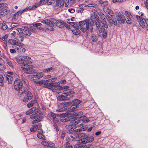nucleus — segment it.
<instances>
[{"mask_svg": "<svg viewBox=\"0 0 148 148\" xmlns=\"http://www.w3.org/2000/svg\"><path fill=\"white\" fill-rule=\"evenodd\" d=\"M17 62L21 64L22 70L25 73H29L30 72L29 69L34 68L33 65H31L32 62L30 60L31 58L27 56L18 57L15 58Z\"/></svg>", "mask_w": 148, "mask_h": 148, "instance_id": "obj_1", "label": "nucleus"}, {"mask_svg": "<svg viewBox=\"0 0 148 148\" xmlns=\"http://www.w3.org/2000/svg\"><path fill=\"white\" fill-rule=\"evenodd\" d=\"M41 22L46 24L47 25V29L51 31H53L54 30L53 27L55 25L59 27H61L63 24L62 22H60L54 18H52L50 20L45 19L42 21Z\"/></svg>", "mask_w": 148, "mask_h": 148, "instance_id": "obj_2", "label": "nucleus"}, {"mask_svg": "<svg viewBox=\"0 0 148 148\" xmlns=\"http://www.w3.org/2000/svg\"><path fill=\"white\" fill-rule=\"evenodd\" d=\"M23 83L19 79H16L14 82V86L15 89L19 91L18 94L24 93L26 90L29 89V87L27 85L23 87Z\"/></svg>", "mask_w": 148, "mask_h": 148, "instance_id": "obj_3", "label": "nucleus"}, {"mask_svg": "<svg viewBox=\"0 0 148 148\" xmlns=\"http://www.w3.org/2000/svg\"><path fill=\"white\" fill-rule=\"evenodd\" d=\"M43 114L40 110H37L30 116V118L32 120L35 119L32 121V124H34L40 122L43 118Z\"/></svg>", "mask_w": 148, "mask_h": 148, "instance_id": "obj_4", "label": "nucleus"}, {"mask_svg": "<svg viewBox=\"0 0 148 148\" xmlns=\"http://www.w3.org/2000/svg\"><path fill=\"white\" fill-rule=\"evenodd\" d=\"M80 137H83V138L81 139V143L83 144L91 143L94 140V138L93 136H88L83 133L80 134Z\"/></svg>", "mask_w": 148, "mask_h": 148, "instance_id": "obj_5", "label": "nucleus"}, {"mask_svg": "<svg viewBox=\"0 0 148 148\" xmlns=\"http://www.w3.org/2000/svg\"><path fill=\"white\" fill-rule=\"evenodd\" d=\"M65 90L62 92L63 95L59 96L57 98V99L60 101L66 100L67 99L66 96H69L74 94V92L71 89L66 91Z\"/></svg>", "mask_w": 148, "mask_h": 148, "instance_id": "obj_6", "label": "nucleus"}, {"mask_svg": "<svg viewBox=\"0 0 148 148\" xmlns=\"http://www.w3.org/2000/svg\"><path fill=\"white\" fill-rule=\"evenodd\" d=\"M19 95L20 97L24 96V97L23 99V101L25 102H26L28 101L29 100L32 99V95L31 92L30 91L29 89H27L26 90V92L23 94H18Z\"/></svg>", "mask_w": 148, "mask_h": 148, "instance_id": "obj_7", "label": "nucleus"}, {"mask_svg": "<svg viewBox=\"0 0 148 148\" xmlns=\"http://www.w3.org/2000/svg\"><path fill=\"white\" fill-rule=\"evenodd\" d=\"M16 30L20 33L27 36L30 35L32 32L31 29L27 26H22L21 28L16 29Z\"/></svg>", "mask_w": 148, "mask_h": 148, "instance_id": "obj_8", "label": "nucleus"}, {"mask_svg": "<svg viewBox=\"0 0 148 148\" xmlns=\"http://www.w3.org/2000/svg\"><path fill=\"white\" fill-rule=\"evenodd\" d=\"M93 25L92 23H89L88 22H87L86 25V28L84 27H79V28L83 33H86L87 35H88V32L87 31L91 32H92L93 29Z\"/></svg>", "mask_w": 148, "mask_h": 148, "instance_id": "obj_9", "label": "nucleus"}, {"mask_svg": "<svg viewBox=\"0 0 148 148\" xmlns=\"http://www.w3.org/2000/svg\"><path fill=\"white\" fill-rule=\"evenodd\" d=\"M52 79H49L48 80L45 81L44 85L45 87L49 89H51L53 88V86H59L60 85V83H58L57 84V85L55 84L54 81H53Z\"/></svg>", "mask_w": 148, "mask_h": 148, "instance_id": "obj_10", "label": "nucleus"}, {"mask_svg": "<svg viewBox=\"0 0 148 148\" xmlns=\"http://www.w3.org/2000/svg\"><path fill=\"white\" fill-rule=\"evenodd\" d=\"M136 17L138 21L139 22L140 26L142 27H145L146 25H147V19L145 20L144 18L138 15L136 16Z\"/></svg>", "mask_w": 148, "mask_h": 148, "instance_id": "obj_11", "label": "nucleus"}, {"mask_svg": "<svg viewBox=\"0 0 148 148\" xmlns=\"http://www.w3.org/2000/svg\"><path fill=\"white\" fill-rule=\"evenodd\" d=\"M73 119L72 117L70 115L66 114H62L61 115L60 118V120L62 122H65L71 120Z\"/></svg>", "mask_w": 148, "mask_h": 148, "instance_id": "obj_12", "label": "nucleus"}, {"mask_svg": "<svg viewBox=\"0 0 148 148\" xmlns=\"http://www.w3.org/2000/svg\"><path fill=\"white\" fill-rule=\"evenodd\" d=\"M23 44L19 42L18 44L16 46H13V47L15 48L17 52L23 53L25 51L26 49L23 47Z\"/></svg>", "mask_w": 148, "mask_h": 148, "instance_id": "obj_13", "label": "nucleus"}, {"mask_svg": "<svg viewBox=\"0 0 148 148\" xmlns=\"http://www.w3.org/2000/svg\"><path fill=\"white\" fill-rule=\"evenodd\" d=\"M3 5L0 10V17L5 16L8 13L7 4L5 3Z\"/></svg>", "mask_w": 148, "mask_h": 148, "instance_id": "obj_14", "label": "nucleus"}, {"mask_svg": "<svg viewBox=\"0 0 148 148\" xmlns=\"http://www.w3.org/2000/svg\"><path fill=\"white\" fill-rule=\"evenodd\" d=\"M125 21H126V23L128 24H131L132 23L131 18L132 16L131 13L125 11Z\"/></svg>", "mask_w": 148, "mask_h": 148, "instance_id": "obj_15", "label": "nucleus"}, {"mask_svg": "<svg viewBox=\"0 0 148 148\" xmlns=\"http://www.w3.org/2000/svg\"><path fill=\"white\" fill-rule=\"evenodd\" d=\"M82 121L83 122H88L89 121V120L86 117V116H83L80 117L79 119L77 121H75L74 122L75 125L80 123V121Z\"/></svg>", "mask_w": 148, "mask_h": 148, "instance_id": "obj_16", "label": "nucleus"}, {"mask_svg": "<svg viewBox=\"0 0 148 148\" xmlns=\"http://www.w3.org/2000/svg\"><path fill=\"white\" fill-rule=\"evenodd\" d=\"M118 22L120 24L124 23L125 21V16L121 14H119L116 16Z\"/></svg>", "mask_w": 148, "mask_h": 148, "instance_id": "obj_17", "label": "nucleus"}, {"mask_svg": "<svg viewBox=\"0 0 148 148\" xmlns=\"http://www.w3.org/2000/svg\"><path fill=\"white\" fill-rule=\"evenodd\" d=\"M99 16L96 13L92 14L90 19L92 22L90 23L93 24V26L94 25V22L99 20Z\"/></svg>", "mask_w": 148, "mask_h": 148, "instance_id": "obj_18", "label": "nucleus"}, {"mask_svg": "<svg viewBox=\"0 0 148 148\" xmlns=\"http://www.w3.org/2000/svg\"><path fill=\"white\" fill-rule=\"evenodd\" d=\"M65 1L64 0H56V7L60 8L61 9L63 7Z\"/></svg>", "mask_w": 148, "mask_h": 148, "instance_id": "obj_19", "label": "nucleus"}, {"mask_svg": "<svg viewBox=\"0 0 148 148\" xmlns=\"http://www.w3.org/2000/svg\"><path fill=\"white\" fill-rule=\"evenodd\" d=\"M67 103H63L58 104L59 107H61L60 108L56 110V112H62L65 110V108L64 107V106L67 105Z\"/></svg>", "mask_w": 148, "mask_h": 148, "instance_id": "obj_20", "label": "nucleus"}, {"mask_svg": "<svg viewBox=\"0 0 148 148\" xmlns=\"http://www.w3.org/2000/svg\"><path fill=\"white\" fill-rule=\"evenodd\" d=\"M41 127V124L40 123H38L37 125H34L32 127L30 128V130L32 132H34L36 131L38 128Z\"/></svg>", "mask_w": 148, "mask_h": 148, "instance_id": "obj_21", "label": "nucleus"}, {"mask_svg": "<svg viewBox=\"0 0 148 148\" xmlns=\"http://www.w3.org/2000/svg\"><path fill=\"white\" fill-rule=\"evenodd\" d=\"M46 3H47V0H41L39 3H36L35 5H33V6H35V9H36L37 7L45 4Z\"/></svg>", "mask_w": 148, "mask_h": 148, "instance_id": "obj_22", "label": "nucleus"}, {"mask_svg": "<svg viewBox=\"0 0 148 148\" xmlns=\"http://www.w3.org/2000/svg\"><path fill=\"white\" fill-rule=\"evenodd\" d=\"M65 1V6L67 7L69 5H72L75 4L76 0H64Z\"/></svg>", "mask_w": 148, "mask_h": 148, "instance_id": "obj_23", "label": "nucleus"}, {"mask_svg": "<svg viewBox=\"0 0 148 148\" xmlns=\"http://www.w3.org/2000/svg\"><path fill=\"white\" fill-rule=\"evenodd\" d=\"M66 90V91H67V90H70L69 89V87L68 86H64L62 87H59L56 88V91H54V92H57L58 90H63V92H64V90Z\"/></svg>", "mask_w": 148, "mask_h": 148, "instance_id": "obj_24", "label": "nucleus"}, {"mask_svg": "<svg viewBox=\"0 0 148 148\" xmlns=\"http://www.w3.org/2000/svg\"><path fill=\"white\" fill-rule=\"evenodd\" d=\"M75 125L74 124V125H66V128L67 130V132H71V131L73 130L75 128Z\"/></svg>", "mask_w": 148, "mask_h": 148, "instance_id": "obj_25", "label": "nucleus"}, {"mask_svg": "<svg viewBox=\"0 0 148 148\" xmlns=\"http://www.w3.org/2000/svg\"><path fill=\"white\" fill-rule=\"evenodd\" d=\"M98 3L103 7V8L106 7L108 5V2L107 1L99 0L98 1Z\"/></svg>", "mask_w": 148, "mask_h": 148, "instance_id": "obj_26", "label": "nucleus"}, {"mask_svg": "<svg viewBox=\"0 0 148 148\" xmlns=\"http://www.w3.org/2000/svg\"><path fill=\"white\" fill-rule=\"evenodd\" d=\"M99 31L100 33L103 32L102 34V36L103 38H105L107 37V32L104 29L101 27L99 29Z\"/></svg>", "mask_w": 148, "mask_h": 148, "instance_id": "obj_27", "label": "nucleus"}, {"mask_svg": "<svg viewBox=\"0 0 148 148\" xmlns=\"http://www.w3.org/2000/svg\"><path fill=\"white\" fill-rule=\"evenodd\" d=\"M36 110V108L35 107L32 108L31 109L27 111L25 114L27 115H29L32 114L35 112Z\"/></svg>", "mask_w": 148, "mask_h": 148, "instance_id": "obj_28", "label": "nucleus"}, {"mask_svg": "<svg viewBox=\"0 0 148 148\" xmlns=\"http://www.w3.org/2000/svg\"><path fill=\"white\" fill-rule=\"evenodd\" d=\"M49 116L51 117V119L53 120L54 122H58L59 121L58 119L56 117V115L55 114L53 113L52 112H50L49 114Z\"/></svg>", "mask_w": 148, "mask_h": 148, "instance_id": "obj_29", "label": "nucleus"}, {"mask_svg": "<svg viewBox=\"0 0 148 148\" xmlns=\"http://www.w3.org/2000/svg\"><path fill=\"white\" fill-rule=\"evenodd\" d=\"M6 80L8 81V83L9 84H11L13 79L12 77L9 75H6L5 76Z\"/></svg>", "mask_w": 148, "mask_h": 148, "instance_id": "obj_30", "label": "nucleus"}, {"mask_svg": "<svg viewBox=\"0 0 148 148\" xmlns=\"http://www.w3.org/2000/svg\"><path fill=\"white\" fill-rule=\"evenodd\" d=\"M78 6L77 8V12H82L84 10V7L86 6L84 4H82L79 5Z\"/></svg>", "mask_w": 148, "mask_h": 148, "instance_id": "obj_31", "label": "nucleus"}, {"mask_svg": "<svg viewBox=\"0 0 148 148\" xmlns=\"http://www.w3.org/2000/svg\"><path fill=\"white\" fill-rule=\"evenodd\" d=\"M18 36L17 37L16 36V38H17V40H18L19 42H20V43L21 42H22L24 40V38L23 37V35H22L21 33H19V34L17 33Z\"/></svg>", "mask_w": 148, "mask_h": 148, "instance_id": "obj_32", "label": "nucleus"}, {"mask_svg": "<svg viewBox=\"0 0 148 148\" xmlns=\"http://www.w3.org/2000/svg\"><path fill=\"white\" fill-rule=\"evenodd\" d=\"M87 22H88V23H91L90 21H89L88 20H86L84 21L79 22V23L78 24L79 25V27H80L81 26L83 27V26L85 25L86 24V25Z\"/></svg>", "mask_w": 148, "mask_h": 148, "instance_id": "obj_33", "label": "nucleus"}, {"mask_svg": "<svg viewBox=\"0 0 148 148\" xmlns=\"http://www.w3.org/2000/svg\"><path fill=\"white\" fill-rule=\"evenodd\" d=\"M35 6H29L25 8L23 10H20L21 12V14H22L23 12L26 11L27 10H34L35 9Z\"/></svg>", "mask_w": 148, "mask_h": 148, "instance_id": "obj_34", "label": "nucleus"}, {"mask_svg": "<svg viewBox=\"0 0 148 148\" xmlns=\"http://www.w3.org/2000/svg\"><path fill=\"white\" fill-rule=\"evenodd\" d=\"M5 76L4 75H2L0 74V85L1 86H3L4 84V81L3 76Z\"/></svg>", "mask_w": 148, "mask_h": 148, "instance_id": "obj_35", "label": "nucleus"}, {"mask_svg": "<svg viewBox=\"0 0 148 148\" xmlns=\"http://www.w3.org/2000/svg\"><path fill=\"white\" fill-rule=\"evenodd\" d=\"M10 44L14 45V46H16L17 45L19 44V42L16 40L12 39L10 40L9 41Z\"/></svg>", "mask_w": 148, "mask_h": 148, "instance_id": "obj_36", "label": "nucleus"}, {"mask_svg": "<svg viewBox=\"0 0 148 148\" xmlns=\"http://www.w3.org/2000/svg\"><path fill=\"white\" fill-rule=\"evenodd\" d=\"M36 102V100H33L31 101L27 104V107L28 108L31 107L34 105Z\"/></svg>", "mask_w": 148, "mask_h": 148, "instance_id": "obj_37", "label": "nucleus"}, {"mask_svg": "<svg viewBox=\"0 0 148 148\" xmlns=\"http://www.w3.org/2000/svg\"><path fill=\"white\" fill-rule=\"evenodd\" d=\"M35 27L32 28L31 29L32 32L33 33H36L39 30H42L43 28L40 27Z\"/></svg>", "mask_w": 148, "mask_h": 148, "instance_id": "obj_38", "label": "nucleus"}, {"mask_svg": "<svg viewBox=\"0 0 148 148\" xmlns=\"http://www.w3.org/2000/svg\"><path fill=\"white\" fill-rule=\"evenodd\" d=\"M6 63L11 68H13L14 64V63L8 59H7L6 60Z\"/></svg>", "mask_w": 148, "mask_h": 148, "instance_id": "obj_39", "label": "nucleus"}, {"mask_svg": "<svg viewBox=\"0 0 148 148\" xmlns=\"http://www.w3.org/2000/svg\"><path fill=\"white\" fill-rule=\"evenodd\" d=\"M97 39V36L95 34H91V40L93 42H96Z\"/></svg>", "mask_w": 148, "mask_h": 148, "instance_id": "obj_40", "label": "nucleus"}, {"mask_svg": "<svg viewBox=\"0 0 148 148\" xmlns=\"http://www.w3.org/2000/svg\"><path fill=\"white\" fill-rule=\"evenodd\" d=\"M80 103V101L78 99L73 100V101L72 105H75L78 107V105Z\"/></svg>", "mask_w": 148, "mask_h": 148, "instance_id": "obj_41", "label": "nucleus"}, {"mask_svg": "<svg viewBox=\"0 0 148 148\" xmlns=\"http://www.w3.org/2000/svg\"><path fill=\"white\" fill-rule=\"evenodd\" d=\"M0 27L3 30H5L8 27V26L6 25L3 24L2 23H0Z\"/></svg>", "mask_w": 148, "mask_h": 148, "instance_id": "obj_42", "label": "nucleus"}, {"mask_svg": "<svg viewBox=\"0 0 148 148\" xmlns=\"http://www.w3.org/2000/svg\"><path fill=\"white\" fill-rule=\"evenodd\" d=\"M48 144L47 147L49 148H57L55 146V144L54 143L51 142H49Z\"/></svg>", "mask_w": 148, "mask_h": 148, "instance_id": "obj_43", "label": "nucleus"}, {"mask_svg": "<svg viewBox=\"0 0 148 148\" xmlns=\"http://www.w3.org/2000/svg\"><path fill=\"white\" fill-rule=\"evenodd\" d=\"M107 19L110 25H112L113 24L114 20L112 19L110 16H108Z\"/></svg>", "mask_w": 148, "mask_h": 148, "instance_id": "obj_44", "label": "nucleus"}, {"mask_svg": "<svg viewBox=\"0 0 148 148\" xmlns=\"http://www.w3.org/2000/svg\"><path fill=\"white\" fill-rule=\"evenodd\" d=\"M36 78L40 79L41 78L43 75V74L42 73H36Z\"/></svg>", "mask_w": 148, "mask_h": 148, "instance_id": "obj_45", "label": "nucleus"}, {"mask_svg": "<svg viewBox=\"0 0 148 148\" xmlns=\"http://www.w3.org/2000/svg\"><path fill=\"white\" fill-rule=\"evenodd\" d=\"M83 112H82L80 111H77L76 112H75L73 114H74L75 116H80L83 114Z\"/></svg>", "mask_w": 148, "mask_h": 148, "instance_id": "obj_46", "label": "nucleus"}, {"mask_svg": "<svg viewBox=\"0 0 148 148\" xmlns=\"http://www.w3.org/2000/svg\"><path fill=\"white\" fill-rule=\"evenodd\" d=\"M70 137L72 138V140L73 141H74L75 140L77 141L79 140L80 137V136H71Z\"/></svg>", "mask_w": 148, "mask_h": 148, "instance_id": "obj_47", "label": "nucleus"}, {"mask_svg": "<svg viewBox=\"0 0 148 148\" xmlns=\"http://www.w3.org/2000/svg\"><path fill=\"white\" fill-rule=\"evenodd\" d=\"M37 137L40 139H45V136L44 135L42 134V133H38L37 134Z\"/></svg>", "mask_w": 148, "mask_h": 148, "instance_id": "obj_48", "label": "nucleus"}, {"mask_svg": "<svg viewBox=\"0 0 148 148\" xmlns=\"http://www.w3.org/2000/svg\"><path fill=\"white\" fill-rule=\"evenodd\" d=\"M86 146H82V145L80 144H76L74 145V147L75 148H85L86 147Z\"/></svg>", "mask_w": 148, "mask_h": 148, "instance_id": "obj_49", "label": "nucleus"}, {"mask_svg": "<svg viewBox=\"0 0 148 148\" xmlns=\"http://www.w3.org/2000/svg\"><path fill=\"white\" fill-rule=\"evenodd\" d=\"M77 107L75 105H72L71 106L69 111L70 112H72L76 110V109L77 108Z\"/></svg>", "mask_w": 148, "mask_h": 148, "instance_id": "obj_50", "label": "nucleus"}, {"mask_svg": "<svg viewBox=\"0 0 148 148\" xmlns=\"http://www.w3.org/2000/svg\"><path fill=\"white\" fill-rule=\"evenodd\" d=\"M102 27L101 26V28L102 27V28H103V27H104L106 28H108V25L107 23L106 22V21H103L102 22Z\"/></svg>", "mask_w": 148, "mask_h": 148, "instance_id": "obj_51", "label": "nucleus"}, {"mask_svg": "<svg viewBox=\"0 0 148 148\" xmlns=\"http://www.w3.org/2000/svg\"><path fill=\"white\" fill-rule=\"evenodd\" d=\"M89 7H97L98 5L96 4L91 3L87 5Z\"/></svg>", "mask_w": 148, "mask_h": 148, "instance_id": "obj_52", "label": "nucleus"}, {"mask_svg": "<svg viewBox=\"0 0 148 148\" xmlns=\"http://www.w3.org/2000/svg\"><path fill=\"white\" fill-rule=\"evenodd\" d=\"M94 23H95V24L97 27L99 29L100 28L99 23H100L99 21V20L96 21Z\"/></svg>", "mask_w": 148, "mask_h": 148, "instance_id": "obj_53", "label": "nucleus"}, {"mask_svg": "<svg viewBox=\"0 0 148 148\" xmlns=\"http://www.w3.org/2000/svg\"><path fill=\"white\" fill-rule=\"evenodd\" d=\"M97 13H98L99 15L100 16L104 14L102 12V10L100 8H98L97 9Z\"/></svg>", "mask_w": 148, "mask_h": 148, "instance_id": "obj_54", "label": "nucleus"}, {"mask_svg": "<svg viewBox=\"0 0 148 148\" xmlns=\"http://www.w3.org/2000/svg\"><path fill=\"white\" fill-rule=\"evenodd\" d=\"M54 122V123L53 125L54 129H55L57 132L58 131H59V129H58L57 125V124L56 122Z\"/></svg>", "mask_w": 148, "mask_h": 148, "instance_id": "obj_55", "label": "nucleus"}, {"mask_svg": "<svg viewBox=\"0 0 148 148\" xmlns=\"http://www.w3.org/2000/svg\"><path fill=\"white\" fill-rule=\"evenodd\" d=\"M47 4L50 5L55 3V0H47Z\"/></svg>", "mask_w": 148, "mask_h": 148, "instance_id": "obj_56", "label": "nucleus"}, {"mask_svg": "<svg viewBox=\"0 0 148 148\" xmlns=\"http://www.w3.org/2000/svg\"><path fill=\"white\" fill-rule=\"evenodd\" d=\"M18 16L15 13L13 16L12 20V21H15L18 18Z\"/></svg>", "mask_w": 148, "mask_h": 148, "instance_id": "obj_57", "label": "nucleus"}, {"mask_svg": "<svg viewBox=\"0 0 148 148\" xmlns=\"http://www.w3.org/2000/svg\"><path fill=\"white\" fill-rule=\"evenodd\" d=\"M53 69L52 67L49 68L48 69H45L43 70V72L45 73H48L50 71L52 70Z\"/></svg>", "mask_w": 148, "mask_h": 148, "instance_id": "obj_58", "label": "nucleus"}, {"mask_svg": "<svg viewBox=\"0 0 148 148\" xmlns=\"http://www.w3.org/2000/svg\"><path fill=\"white\" fill-rule=\"evenodd\" d=\"M30 78L32 80H34V79L36 78V73L34 75H31L29 76Z\"/></svg>", "mask_w": 148, "mask_h": 148, "instance_id": "obj_59", "label": "nucleus"}, {"mask_svg": "<svg viewBox=\"0 0 148 148\" xmlns=\"http://www.w3.org/2000/svg\"><path fill=\"white\" fill-rule=\"evenodd\" d=\"M48 143L49 142H47V141L44 140L42 142L41 144L42 145L47 147L48 145Z\"/></svg>", "mask_w": 148, "mask_h": 148, "instance_id": "obj_60", "label": "nucleus"}, {"mask_svg": "<svg viewBox=\"0 0 148 148\" xmlns=\"http://www.w3.org/2000/svg\"><path fill=\"white\" fill-rule=\"evenodd\" d=\"M35 82L37 84L44 85L45 81L41 80L38 81H36Z\"/></svg>", "mask_w": 148, "mask_h": 148, "instance_id": "obj_61", "label": "nucleus"}, {"mask_svg": "<svg viewBox=\"0 0 148 148\" xmlns=\"http://www.w3.org/2000/svg\"><path fill=\"white\" fill-rule=\"evenodd\" d=\"M103 11H104V12H105L107 13H109L110 10L108 8V7H107L105 8H103Z\"/></svg>", "mask_w": 148, "mask_h": 148, "instance_id": "obj_62", "label": "nucleus"}, {"mask_svg": "<svg viewBox=\"0 0 148 148\" xmlns=\"http://www.w3.org/2000/svg\"><path fill=\"white\" fill-rule=\"evenodd\" d=\"M70 144L69 142H66L65 145L66 146L67 148H72V146H70Z\"/></svg>", "mask_w": 148, "mask_h": 148, "instance_id": "obj_63", "label": "nucleus"}, {"mask_svg": "<svg viewBox=\"0 0 148 148\" xmlns=\"http://www.w3.org/2000/svg\"><path fill=\"white\" fill-rule=\"evenodd\" d=\"M5 69V66L3 64H0V69L2 70H4Z\"/></svg>", "mask_w": 148, "mask_h": 148, "instance_id": "obj_64", "label": "nucleus"}]
</instances>
